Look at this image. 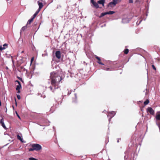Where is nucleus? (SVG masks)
Instances as JSON below:
<instances>
[{"label":"nucleus","instance_id":"obj_1","mask_svg":"<svg viewBox=\"0 0 160 160\" xmlns=\"http://www.w3.org/2000/svg\"><path fill=\"white\" fill-rule=\"evenodd\" d=\"M51 79V84L52 86H50L49 88L51 90L54 92L53 90V87L54 89H57L58 88V83L61 81L62 79L60 76H58V74L54 72H52L51 73L50 77Z\"/></svg>","mask_w":160,"mask_h":160},{"label":"nucleus","instance_id":"obj_2","mask_svg":"<svg viewBox=\"0 0 160 160\" xmlns=\"http://www.w3.org/2000/svg\"><path fill=\"white\" fill-rule=\"evenodd\" d=\"M32 148H34V150L38 151L42 149L41 146L38 144H32L31 146Z\"/></svg>","mask_w":160,"mask_h":160},{"label":"nucleus","instance_id":"obj_3","mask_svg":"<svg viewBox=\"0 0 160 160\" xmlns=\"http://www.w3.org/2000/svg\"><path fill=\"white\" fill-rule=\"evenodd\" d=\"M108 113L107 115V117H110V118L109 119V121L110 122L112 118L116 114V112L115 111H111V112H107Z\"/></svg>","mask_w":160,"mask_h":160},{"label":"nucleus","instance_id":"obj_4","mask_svg":"<svg viewBox=\"0 0 160 160\" xmlns=\"http://www.w3.org/2000/svg\"><path fill=\"white\" fill-rule=\"evenodd\" d=\"M38 3L39 7L38 9L40 10L41 9L43 6V4L44 3V1L42 0H39L38 2Z\"/></svg>","mask_w":160,"mask_h":160},{"label":"nucleus","instance_id":"obj_5","mask_svg":"<svg viewBox=\"0 0 160 160\" xmlns=\"http://www.w3.org/2000/svg\"><path fill=\"white\" fill-rule=\"evenodd\" d=\"M116 4L115 3L112 1L110 2H109L108 5V7L109 8V9H111L112 8H114Z\"/></svg>","mask_w":160,"mask_h":160},{"label":"nucleus","instance_id":"obj_6","mask_svg":"<svg viewBox=\"0 0 160 160\" xmlns=\"http://www.w3.org/2000/svg\"><path fill=\"white\" fill-rule=\"evenodd\" d=\"M147 111L151 115H153L154 114V111L151 107H148L147 109Z\"/></svg>","mask_w":160,"mask_h":160},{"label":"nucleus","instance_id":"obj_7","mask_svg":"<svg viewBox=\"0 0 160 160\" xmlns=\"http://www.w3.org/2000/svg\"><path fill=\"white\" fill-rule=\"evenodd\" d=\"M55 55L57 58L59 59L61 58V52L59 51H57L55 53Z\"/></svg>","mask_w":160,"mask_h":160},{"label":"nucleus","instance_id":"obj_8","mask_svg":"<svg viewBox=\"0 0 160 160\" xmlns=\"http://www.w3.org/2000/svg\"><path fill=\"white\" fill-rule=\"evenodd\" d=\"M91 2L96 8H99V5L97 3L94 1L93 0H91Z\"/></svg>","mask_w":160,"mask_h":160},{"label":"nucleus","instance_id":"obj_9","mask_svg":"<svg viewBox=\"0 0 160 160\" xmlns=\"http://www.w3.org/2000/svg\"><path fill=\"white\" fill-rule=\"evenodd\" d=\"M0 123L1 124V125L5 129H6V127L5 126V125L4 123V121H3V118L1 119L0 121Z\"/></svg>","mask_w":160,"mask_h":160},{"label":"nucleus","instance_id":"obj_10","mask_svg":"<svg viewBox=\"0 0 160 160\" xmlns=\"http://www.w3.org/2000/svg\"><path fill=\"white\" fill-rule=\"evenodd\" d=\"M130 20L128 18H126L122 19V22L123 23H127L129 22Z\"/></svg>","mask_w":160,"mask_h":160},{"label":"nucleus","instance_id":"obj_11","mask_svg":"<svg viewBox=\"0 0 160 160\" xmlns=\"http://www.w3.org/2000/svg\"><path fill=\"white\" fill-rule=\"evenodd\" d=\"M16 82H17L18 83V85H17V87L16 88V89L17 90H19L21 88V84L19 81H17Z\"/></svg>","mask_w":160,"mask_h":160},{"label":"nucleus","instance_id":"obj_12","mask_svg":"<svg viewBox=\"0 0 160 160\" xmlns=\"http://www.w3.org/2000/svg\"><path fill=\"white\" fill-rule=\"evenodd\" d=\"M7 46L8 45L6 43H5L3 45V47H2V46H0V50L1 51H2L5 49L6 48L5 47H7Z\"/></svg>","mask_w":160,"mask_h":160},{"label":"nucleus","instance_id":"obj_13","mask_svg":"<svg viewBox=\"0 0 160 160\" xmlns=\"http://www.w3.org/2000/svg\"><path fill=\"white\" fill-rule=\"evenodd\" d=\"M105 2V0H100L98 1V3L99 4L102 5L103 6H104Z\"/></svg>","mask_w":160,"mask_h":160},{"label":"nucleus","instance_id":"obj_14","mask_svg":"<svg viewBox=\"0 0 160 160\" xmlns=\"http://www.w3.org/2000/svg\"><path fill=\"white\" fill-rule=\"evenodd\" d=\"M17 138L18 139L20 140L22 142H23V139L19 135H17Z\"/></svg>","mask_w":160,"mask_h":160},{"label":"nucleus","instance_id":"obj_15","mask_svg":"<svg viewBox=\"0 0 160 160\" xmlns=\"http://www.w3.org/2000/svg\"><path fill=\"white\" fill-rule=\"evenodd\" d=\"M40 11V10L38 9V10L33 15V18H35V17H36V15L38 14V13H39Z\"/></svg>","mask_w":160,"mask_h":160},{"label":"nucleus","instance_id":"obj_16","mask_svg":"<svg viewBox=\"0 0 160 160\" xmlns=\"http://www.w3.org/2000/svg\"><path fill=\"white\" fill-rule=\"evenodd\" d=\"M122 0H113L112 1L116 5L118 3L120 2Z\"/></svg>","mask_w":160,"mask_h":160},{"label":"nucleus","instance_id":"obj_17","mask_svg":"<svg viewBox=\"0 0 160 160\" xmlns=\"http://www.w3.org/2000/svg\"><path fill=\"white\" fill-rule=\"evenodd\" d=\"M34 18H31L30 19H29L28 22H27V24H30L32 22V21H33V19H34Z\"/></svg>","mask_w":160,"mask_h":160},{"label":"nucleus","instance_id":"obj_18","mask_svg":"<svg viewBox=\"0 0 160 160\" xmlns=\"http://www.w3.org/2000/svg\"><path fill=\"white\" fill-rule=\"evenodd\" d=\"M156 118L157 120H160V114L156 115Z\"/></svg>","mask_w":160,"mask_h":160},{"label":"nucleus","instance_id":"obj_19","mask_svg":"<svg viewBox=\"0 0 160 160\" xmlns=\"http://www.w3.org/2000/svg\"><path fill=\"white\" fill-rule=\"evenodd\" d=\"M115 13L114 11H109L108 12H107V14H112Z\"/></svg>","mask_w":160,"mask_h":160},{"label":"nucleus","instance_id":"obj_20","mask_svg":"<svg viewBox=\"0 0 160 160\" xmlns=\"http://www.w3.org/2000/svg\"><path fill=\"white\" fill-rule=\"evenodd\" d=\"M107 14V12L102 13L99 16V18H101Z\"/></svg>","mask_w":160,"mask_h":160},{"label":"nucleus","instance_id":"obj_21","mask_svg":"<svg viewBox=\"0 0 160 160\" xmlns=\"http://www.w3.org/2000/svg\"><path fill=\"white\" fill-rule=\"evenodd\" d=\"M149 102V101L148 99H147L144 102V105H147Z\"/></svg>","mask_w":160,"mask_h":160},{"label":"nucleus","instance_id":"obj_22","mask_svg":"<svg viewBox=\"0 0 160 160\" xmlns=\"http://www.w3.org/2000/svg\"><path fill=\"white\" fill-rule=\"evenodd\" d=\"M26 28V26L23 27L22 28L21 30V32L24 31Z\"/></svg>","mask_w":160,"mask_h":160},{"label":"nucleus","instance_id":"obj_23","mask_svg":"<svg viewBox=\"0 0 160 160\" xmlns=\"http://www.w3.org/2000/svg\"><path fill=\"white\" fill-rule=\"evenodd\" d=\"M129 52V50L128 49H126L124 50V53L125 54H127Z\"/></svg>","mask_w":160,"mask_h":160},{"label":"nucleus","instance_id":"obj_24","mask_svg":"<svg viewBox=\"0 0 160 160\" xmlns=\"http://www.w3.org/2000/svg\"><path fill=\"white\" fill-rule=\"evenodd\" d=\"M103 69L106 71L111 70L109 68H105Z\"/></svg>","mask_w":160,"mask_h":160},{"label":"nucleus","instance_id":"obj_25","mask_svg":"<svg viewBox=\"0 0 160 160\" xmlns=\"http://www.w3.org/2000/svg\"><path fill=\"white\" fill-rule=\"evenodd\" d=\"M34 150V148H30L29 149V151H33Z\"/></svg>","mask_w":160,"mask_h":160},{"label":"nucleus","instance_id":"obj_26","mask_svg":"<svg viewBox=\"0 0 160 160\" xmlns=\"http://www.w3.org/2000/svg\"><path fill=\"white\" fill-rule=\"evenodd\" d=\"M17 97L18 99H20L21 98L20 96L19 95H17Z\"/></svg>","mask_w":160,"mask_h":160},{"label":"nucleus","instance_id":"obj_27","mask_svg":"<svg viewBox=\"0 0 160 160\" xmlns=\"http://www.w3.org/2000/svg\"><path fill=\"white\" fill-rule=\"evenodd\" d=\"M97 62L98 63L100 64L104 65V64L103 63H102L100 62V61H98Z\"/></svg>","mask_w":160,"mask_h":160},{"label":"nucleus","instance_id":"obj_28","mask_svg":"<svg viewBox=\"0 0 160 160\" xmlns=\"http://www.w3.org/2000/svg\"><path fill=\"white\" fill-rule=\"evenodd\" d=\"M95 57L98 61H100V58L99 57L96 56Z\"/></svg>","mask_w":160,"mask_h":160},{"label":"nucleus","instance_id":"obj_29","mask_svg":"<svg viewBox=\"0 0 160 160\" xmlns=\"http://www.w3.org/2000/svg\"><path fill=\"white\" fill-rule=\"evenodd\" d=\"M33 60H34V57H32V58L31 59V64L32 63V62L33 61Z\"/></svg>","mask_w":160,"mask_h":160},{"label":"nucleus","instance_id":"obj_30","mask_svg":"<svg viewBox=\"0 0 160 160\" xmlns=\"http://www.w3.org/2000/svg\"><path fill=\"white\" fill-rule=\"evenodd\" d=\"M133 2V0H129V3H132Z\"/></svg>","mask_w":160,"mask_h":160},{"label":"nucleus","instance_id":"obj_31","mask_svg":"<svg viewBox=\"0 0 160 160\" xmlns=\"http://www.w3.org/2000/svg\"><path fill=\"white\" fill-rule=\"evenodd\" d=\"M152 67L153 69L155 70H156V68H155V66L154 65H152Z\"/></svg>","mask_w":160,"mask_h":160},{"label":"nucleus","instance_id":"obj_32","mask_svg":"<svg viewBox=\"0 0 160 160\" xmlns=\"http://www.w3.org/2000/svg\"><path fill=\"white\" fill-rule=\"evenodd\" d=\"M16 114H17V116L18 117V118H20V117L18 115V114L17 112H16Z\"/></svg>","mask_w":160,"mask_h":160},{"label":"nucleus","instance_id":"obj_33","mask_svg":"<svg viewBox=\"0 0 160 160\" xmlns=\"http://www.w3.org/2000/svg\"><path fill=\"white\" fill-rule=\"evenodd\" d=\"M41 97H42V95H41ZM42 97H43V98H44L45 97V96L44 95H43V96H42Z\"/></svg>","mask_w":160,"mask_h":160},{"label":"nucleus","instance_id":"obj_34","mask_svg":"<svg viewBox=\"0 0 160 160\" xmlns=\"http://www.w3.org/2000/svg\"><path fill=\"white\" fill-rule=\"evenodd\" d=\"M18 93H20V90H18Z\"/></svg>","mask_w":160,"mask_h":160},{"label":"nucleus","instance_id":"obj_35","mask_svg":"<svg viewBox=\"0 0 160 160\" xmlns=\"http://www.w3.org/2000/svg\"><path fill=\"white\" fill-rule=\"evenodd\" d=\"M119 139H118V140H117L118 142H119Z\"/></svg>","mask_w":160,"mask_h":160},{"label":"nucleus","instance_id":"obj_36","mask_svg":"<svg viewBox=\"0 0 160 160\" xmlns=\"http://www.w3.org/2000/svg\"><path fill=\"white\" fill-rule=\"evenodd\" d=\"M141 21H142V20H140V21H139V23L138 24H139L141 23Z\"/></svg>","mask_w":160,"mask_h":160},{"label":"nucleus","instance_id":"obj_37","mask_svg":"<svg viewBox=\"0 0 160 160\" xmlns=\"http://www.w3.org/2000/svg\"><path fill=\"white\" fill-rule=\"evenodd\" d=\"M75 98H76V94H75Z\"/></svg>","mask_w":160,"mask_h":160},{"label":"nucleus","instance_id":"obj_38","mask_svg":"<svg viewBox=\"0 0 160 160\" xmlns=\"http://www.w3.org/2000/svg\"><path fill=\"white\" fill-rule=\"evenodd\" d=\"M86 54L87 55L88 57H89V56H88L87 53H86Z\"/></svg>","mask_w":160,"mask_h":160},{"label":"nucleus","instance_id":"obj_39","mask_svg":"<svg viewBox=\"0 0 160 160\" xmlns=\"http://www.w3.org/2000/svg\"><path fill=\"white\" fill-rule=\"evenodd\" d=\"M67 1L70 2L71 0H67Z\"/></svg>","mask_w":160,"mask_h":160},{"label":"nucleus","instance_id":"obj_40","mask_svg":"<svg viewBox=\"0 0 160 160\" xmlns=\"http://www.w3.org/2000/svg\"><path fill=\"white\" fill-rule=\"evenodd\" d=\"M23 52V51H22V52Z\"/></svg>","mask_w":160,"mask_h":160}]
</instances>
